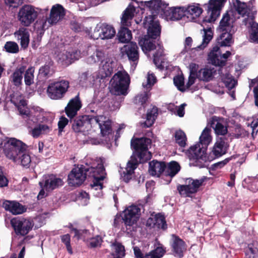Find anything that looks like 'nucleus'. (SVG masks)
<instances>
[{
    "mask_svg": "<svg viewBox=\"0 0 258 258\" xmlns=\"http://www.w3.org/2000/svg\"><path fill=\"white\" fill-rule=\"evenodd\" d=\"M226 0H209L206 9V15L201 21L202 26H206L207 24L214 23L220 16L222 8Z\"/></svg>",
    "mask_w": 258,
    "mask_h": 258,
    "instance_id": "nucleus-7",
    "label": "nucleus"
},
{
    "mask_svg": "<svg viewBox=\"0 0 258 258\" xmlns=\"http://www.w3.org/2000/svg\"><path fill=\"white\" fill-rule=\"evenodd\" d=\"M211 25L212 24H207L206 26H202L203 27L202 30L204 31L203 41L202 44L197 47L198 48L203 49L212 40L213 32L212 30Z\"/></svg>",
    "mask_w": 258,
    "mask_h": 258,
    "instance_id": "nucleus-33",
    "label": "nucleus"
},
{
    "mask_svg": "<svg viewBox=\"0 0 258 258\" xmlns=\"http://www.w3.org/2000/svg\"><path fill=\"white\" fill-rule=\"evenodd\" d=\"M67 63H72L74 60H78L80 57V51L76 49H72L67 51L64 56Z\"/></svg>",
    "mask_w": 258,
    "mask_h": 258,
    "instance_id": "nucleus-45",
    "label": "nucleus"
},
{
    "mask_svg": "<svg viewBox=\"0 0 258 258\" xmlns=\"http://www.w3.org/2000/svg\"><path fill=\"white\" fill-rule=\"evenodd\" d=\"M3 208L13 215H19L25 212V209L19 203L16 201H6L3 203Z\"/></svg>",
    "mask_w": 258,
    "mask_h": 258,
    "instance_id": "nucleus-27",
    "label": "nucleus"
},
{
    "mask_svg": "<svg viewBox=\"0 0 258 258\" xmlns=\"http://www.w3.org/2000/svg\"><path fill=\"white\" fill-rule=\"evenodd\" d=\"M180 170V166L178 162L172 161L169 163L167 168V175L170 178L174 177Z\"/></svg>",
    "mask_w": 258,
    "mask_h": 258,
    "instance_id": "nucleus-44",
    "label": "nucleus"
},
{
    "mask_svg": "<svg viewBox=\"0 0 258 258\" xmlns=\"http://www.w3.org/2000/svg\"><path fill=\"white\" fill-rule=\"evenodd\" d=\"M108 58L103 51L96 50V51L91 56L90 59L91 61L94 62L100 63V64L105 61L106 58Z\"/></svg>",
    "mask_w": 258,
    "mask_h": 258,
    "instance_id": "nucleus-50",
    "label": "nucleus"
},
{
    "mask_svg": "<svg viewBox=\"0 0 258 258\" xmlns=\"http://www.w3.org/2000/svg\"><path fill=\"white\" fill-rule=\"evenodd\" d=\"M221 69L218 70L219 74H221ZM221 79L224 84L225 87L229 90H231L235 87L237 84V81L230 74L226 73L225 75H221Z\"/></svg>",
    "mask_w": 258,
    "mask_h": 258,
    "instance_id": "nucleus-38",
    "label": "nucleus"
},
{
    "mask_svg": "<svg viewBox=\"0 0 258 258\" xmlns=\"http://www.w3.org/2000/svg\"><path fill=\"white\" fill-rule=\"evenodd\" d=\"M173 82L178 90L183 92L185 91L184 79L183 75H177L174 77Z\"/></svg>",
    "mask_w": 258,
    "mask_h": 258,
    "instance_id": "nucleus-55",
    "label": "nucleus"
},
{
    "mask_svg": "<svg viewBox=\"0 0 258 258\" xmlns=\"http://www.w3.org/2000/svg\"><path fill=\"white\" fill-rule=\"evenodd\" d=\"M158 114V108L156 106H154L151 109L148 110L146 114V120L141 124L142 127H151L154 124Z\"/></svg>",
    "mask_w": 258,
    "mask_h": 258,
    "instance_id": "nucleus-35",
    "label": "nucleus"
},
{
    "mask_svg": "<svg viewBox=\"0 0 258 258\" xmlns=\"http://www.w3.org/2000/svg\"><path fill=\"white\" fill-rule=\"evenodd\" d=\"M154 17L153 15L146 16L144 20L143 24L144 27L148 26L146 35L157 41L158 49L153 55V62L158 68L162 69L164 68L162 65V63L164 62V49L159 40L161 27L158 21L154 20Z\"/></svg>",
    "mask_w": 258,
    "mask_h": 258,
    "instance_id": "nucleus-4",
    "label": "nucleus"
},
{
    "mask_svg": "<svg viewBox=\"0 0 258 258\" xmlns=\"http://www.w3.org/2000/svg\"><path fill=\"white\" fill-rule=\"evenodd\" d=\"M39 8L31 5H24L20 8L18 19L21 24L25 27L30 26L37 19Z\"/></svg>",
    "mask_w": 258,
    "mask_h": 258,
    "instance_id": "nucleus-10",
    "label": "nucleus"
},
{
    "mask_svg": "<svg viewBox=\"0 0 258 258\" xmlns=\"http://www.w3.org/2000/svg\"><path fill=\"white\" fill-rule=\"evenodd\" d=\"M27 148V146L21 141L10 138L4 143V153L8 158L17 162L19 160L18 156Z\"/></svg>",
    "mask_w": 258,
    "mask_h": 258,
    "instance_id": "nucleus-8",
    "label": "nucleus"
},
{
    "mask_svg": "<svg viewBox=\"0 0 258 258\" xmlns=\"http://www.w3.org/2000/svg\"><path fill=\"white\" fill-rule=\"evenodd\" d=\"M166 15L171 21H177L185 16L184 7L171 8L166 11Z\"/></svg>",
    "mask_w": 258,
    "mask_h": 258,
    "instance_id": "nucleus-32",
    "label": "nucleus"
},
{
    "mask_svg": "<svg viewBox=\"0 0 258 258\" xmlns=\"http://www.w3.org/2000/svg\"><path fill=\"white\" fill-rule=\"evenodd\" d=\"M220 46L218 44V45H216L213 47L209 54V57L213 65L223 67L225 66L224 61H220L218 58V57H220Z\"/></svg>",
    "mask_w": 258,
    "mask_h": 258,
    "instance_id": "nucleus-34",
    "label": "nucleus"
},
{
    "mask_svg": "<svg viewBox=\"0 0 258 258\" xmlns=\"http://www.w3.org/2000/svg\"><path fill=\"white\" fill-rule=\"evenodd\" d=\"M103 241L102 237L98 234L94 233V235L92 236L87 241V245L89 248H96L100 246Z\"/></svg>",
    "mask_w": 258,
    "mask_h": 258,
    "instance_id": "nucleus-46",
    "label": "nucleus"
},
{
    "mask_svg": "<svg viewBox=\"0 0 258 258\" xmlns=\"http://www.w3.org/2000/svg\"><path fill=\"white\" fill-rule=\"evenodd\" d=\"M72 231L74 232V237L78 240L82 239L84 241H88L95 233V228L92 227L91 230L87 229H79L73 228Z\"/></svg>",
    "mask_w": 258,
    "mask_h": 258,
    "instance_id": "nucleus-31",
    "label": "nucleus"
},
{
    "mask_svg": "<svg viewBox=\"0 0 258 258\" xmlns=\"http://www.w3.org/2000/svg\"><path fill=\"white\" fill-rule=\"evenodd\" d=\"M184 7L185 16L191 15L195 17H199L203 12L202 9L200 7L199 4L192 3Z\"/></svg>",
    "mask_w": 258,
    "mask_h": 258,
    "instance_id": "nucleus-37",
    "label": "nucleus"
},
{
    "mask_svg": "<svg viewBox=\"0 0 258 258\" xmlns=\"http://www.w3.org/2000/svg\"><path fill=\"white\" fill-rule=\"evenodd\" d=\"M110 91L115 95L125 96L128 93L130 83L128 74L125 71H118L110 81Z\"/></svg>",
    "mask_w": 258,
    "mask_h": 258,
    "instance_id": "nucleus-5",
    "label": "nucleus"
},
{
    "mask_svg": "<svg viewBox=\"0 0 258 258\" xmlns=\"http://www.w3.org/2000/svg\"><path fill=\"white\" fill-rule=\"evenodd\" d=\"M94 118H98L99 121H94V124H98L100 129L101 134L104 137L112 133L111 122L109 119L106 120L104 115L94 116Z\"/></svg>",
    "mask_w": 258,
    "mask_h": 258,
    "instance_id": "nucleus-23",
    "label": "nucleus"
},
{
    "mask_svg": "<svg viewBox=\"0 0 258 258\" xmlns=\"http://www.w3.org/2000/svg\"><path fill=\"white\" fill-rule=\"evenodd\" d=\"M117 36L119 42L126 43L131 40L132 34L131 31L128 28L121 27L118 31Z\"/></svg>",
    "mask_w": 258,
    "mask_h": 258,
    "instance_id": "nucleus-42",
    "label": "nucleus"
},
{
    "mask_svg": "<svg viewBox=\"0 0 258 258\" xmlns=\"http://www.w3.org/2000/svg\"><path fill=\"white\" fill-rule=\"evenodd\" d=\"M105 169L103 164H98L96 167L80 165L75 166L68 176V184L71 186L78 187L85 181L87 176L92 177L90 189L96 197L102 196L103 180L105 178Z\"/></svg>",
    "mask_w": 258,
    "mask_h": 258,
    "instance_id": "nucleus-1",
    "label": "nucleus"
},
{
    "mask_svg": "<svg viewBox=\"0 0 258 258\" xmlns=\"http://www.w3.org/2000/svg\"><path fill=\"white\" fill-rule=\"evenodd\" d=\"M233 7L237 13L242 17H247L244 19V22L246 24L248 18L250 17V9L247 6L246 3L241 2L240 0H235L233 3Z\"/></svg>",
    "mask_w": 258,
    "mask_h": 258,
    "instance_id": "nucleus-26",
    "label": "nucleus"
},
{
    "mask_svg": "<svg viewBox=\"0 0 258 258\" xmlns=\"http://www.w3.org/2000/svg\"><path fill=\"white\" fill-rule=\"evenodd\" d=\"M6 51L15 53L19 51L18 45L15 42L13 41H8L6 43L4 46Z\"/></svg>",
    "mask_w": 258,
    "mask_h": 258,
    "instance_id": "nucleus-60",
    "label": "nucleus"
},
{
    "mask_svg": "<svg viewBox=\"0 0 258 258\" xmlns=\"http://www.w3.org/2000/svg\"><path fill=\"white\" fill-rule=\"evenodd\" d=\"M215 73L214 68H205L196 72V77L201 81L208 82L213 79Z\"/></svg>",
    "mask_w": 258,
    "mask_h": 258,
    "instance_id": "nucleus-30",
    "label": "nucleus"
},
{
    "mask_svg": "<svg viewBox=\"0 0 258 258\" xmlns=\"http://www.w3.org/2000/svg\"><path fill=\"white\" fill-rule=\"evenodd\" d=\"M128 214L132 215L139 218L141 211V205H132L124 210Z\"/></svg>",
    "mask_w": 258,
    "mask_h": 258,
    "instance_id": "nucleus-62",
    "label": "nucleus"
},
{
    "mask_svg": "<svg viewBox=\"0 0 258 258\" xmlns=\"http://www.w3.org/2000/svg\"><path fill=\"white\" fill-rule=\"evenodd\" d=\"M98 119L89 115H83L70 118V122L75 133L85 135L94 124V121H99Z\"/></svg>",
    "mask_w": 258,
    "mask_h": 258,
    "instance_id": "nucleus-9",
    "label": "nucleus"
},
{
    "mask_svg": "<svg viewBox=\"0 0 258 258\" xmlns=\"http://www.w3.org/2000/svg\"><path fill=\"white\" fill-rule=\"evenodd\" d=\"M19 160L16 163H20L21 165L25 167H29L31 162V158L30 155L26 152V150L22 151V153L18 156Z\"/></svg>",
    "mask_w": 258,
    "mask_h": 258,
    "instance_id": "nucleus-47",
    "label": "nucleus"
},
{
    "mask_svg": "<svg viewBox=\"0 0 258 258\" xmlns=\"http://www.w3.org/2000/svg\"><path fill=\"white\" fill-rule=\"evenodd\" d=\"M211 127H206L203 131L199 138V143L191 146L189 149L186 151L185 154L190 161H192L194 166L199 168L208 167L210 157L211 160L214 159V156L206 155L207 148L211 142V136L210 135Z\"/></svg>",
    "mask_w": 258,
    "mask_h": 258,
    "instance_id": "nucleus-3",
    "label": "nucleus"
},
{
    "mask_svg": "<svg viewBox=\"0 0 258 258\" xmlns=\"http://www.w3.org/2000/svg\"><path fill=\"white\" fill-rule=\"evenodd\" d=\"M138 43L142 51L146 54L158 48L157 41L147 35L140 36L138 38Z\"/></svg>",
    "mask_w": 258,
    "mask_h": 258,
    "instance_id": "nucleus-20",
    "label": "nucleus"
},
{
    "mask_svg": "<svg viewBox=\"0 0 258 258\" xmlns=\"http://www.w3.org/2000/svg\"><path fill=\"white\" fill-rule=\"evenodd\" d=\"M155 228L165 230L167 228V225L164 216L160 214L155 215Z\"/></svg>",
    "mask_w": 258,
    "mask_h": 258,
    "instance_id": "nucleus-52",
    "label": "nucleus"
},
{
    "mask_svg": "<svg viewBox=\"0 0 258 258\" xmlns=\"http://www.w3.org/2000/svg\"><path fill=\"white\" fill-rule=\"evenodd\" d=\"M165 251L161 247H157L149 253L146 254L145 258H161L164 254Z\"/></svg>",
    "mask_w": 258,
    "mask_h": 258,
    "instance_id": "nucleus-54",
    "label": "nucleus"
},
{
    "mask_svg": "<svg viewBox=\"0 0 258 258\" xmlns=\"http://www.w3.org/2000/svg\"><path fill=\"white\" fill-rule=\"evenodd\" d=\"M116 32L114 27L107 23H99L94 29L91 37L93 39L100 38L102 40L109 39L114 37Z\"/></svg>",
    "mask_w": 258,
    "mask_h": 258,
    "instance_id": "nucleus-12",
    "label": "nucleus"
},
{
    "mask_svg": "<svg viewBox=\"0 0 258 258\" xmlns=\"http://www.w3.org/2000/svg\"><path fill=\"white\" fill-rule=\"evenodd\" d=\"M156 81V78L154 75L153 74H148L147 82L145 83H143L142 86L144 88H146L147 89L151 88L154 84L155 83Z\"/></svg>",
    "mask_w": 258,
    "mask_h": 258,
    "instance_id": "nucleus-64",
    "label": "nucleus"
},
{
    "mask_svg": "<svg viewBox=\"0 0 258 258\" xmlns=\"http://www.w3.org/2000/svg\"><path fill=\"white\" fill-rule=\"evenodd\" d=\"M231 159L232 157L227 158L222 161L212 164L210 167H208L207 168L209 169L210 172H211L212 171H214L217 170L223 167Z\"/></svg>",
    "mask_w": 258,
    "mask_h": 258,
    "instance_id": "nucleus-56",
    "label": "nucleus"
},
{
    "mask_svg": "<svg viewBox=\"0 0 258 258\" xmlns=\"http://www.w3.org/2000/svg\"><path fill=\"white\" fill-rule=\"evenodd\" d=\"M166 168V164L164 161L153 160L149 163V172L152 176L159 177Z\"/></svg>",
    "mask_w": 258,
    "mask_h": 258,
    "instance_id": "nucleus-24",
    "label": "nucleus"
},
{
    "mask_svg": "<svg viewBox=\"0 0 258 258\" xmlns=\"http://www.w3.org/2000/svg\"><path fill=\"white\" fill-rule=\"evenodd\" d=\"M51 62H49L39 69L38 76L40 78L47 79L52 74L53 71L51 70Z\"/></svg>",
    "mask_w": 258,
    "mask_h": 258,
    "instance_id": "nucleus-43",
    "label": "nucleus"
},
{
    "mask_svg": "<svg viewBox=\"0 0 258 258\" xmlns=\"http://www.w3.org/2000/svg\"><path fill=\"white\" fill-rule=\"evenodd\" d=\"M34 69L32 67L25 70L24 74V82L26 86H30L34 83Z\"/></svg>",
    "mask_w": 258,
    "mask_h": 258,
    "instance_id": "nucleus-53",
    "label": "nucleus"
},
{
    "mask_svg": "<svg viewBox=\"0 0 258 258\" xmlns=\"http://www.w3.org/2000/svg\"><path fill=\"white\" fill-rule=\"evenodd\" d=\"M91 73L89 71L83 72L79 77V85L86 87L91 82Z\"/></svg>",
    "mask_w": 258,
    "mask_h": 258,
    "instance_id": "nucleus-51",
    "label": "nucleus"
},
{
    "mask_svg": "<svg viewBox=\"0 0 258 258\" xmlns=\"http://www.w3.org/2000/svg\"><path fill=\"white\" fill-rule=\"evenodd\" d=\"M233 23V19L231 18L229 12L227 11L222 16V18L219 23L218 29L220 31L234 30Z\"/></svg>",
    "mask_w": 258,
    "mask_h": 258,
    "instance_id": "nucleus-25",
    "label": "nucleus"
},
{
    "mask_svg": "<svg viewBox=\"0 0 258 258\" xmlns=\"http://www.w3.org/2000/svg\"><path fill=\"white\" fill-rule=\"evenodd\" d=\"M69 82L61 80L49 84L47 88V95L53 100H59L64 97L69 88Z\"/></svg>",
    "mask_w": 258,
    "mask_h": 258,
    "instance_id": "nucleus-11",
    "label": "nucleus"
},
{
    "mask_svg": "<svg viewBox=\"0 0 258 258\" xmlns=\"http://www.w3.org/2000/svg\"><path fill=\"white\" fill-rule=\"evenodd\" d=\"M63 181L60 178L56 177L53 174L44 176L43 181L39 182V185L47 191L52 190L62 185Z\"/></svg>",
    "mask_w": 258,
    "mask_h": 258,
    "instance_id": "nucleus-18",
    "label": "nucleus"
},
{
    "mask_svg": "<svg viewBox=\"0 0 258 258\" xmlns=\"http://www.w3.org/2000/svg\"><path fill=\"white\" fill-rule=\"evenodd\" d=\"M151 144L152 140L146 137L132 139L131 146L135 151L127 163L125 170L120 171L121 179L123 181L129 182L139 163L146 162L151 159L152 155L148 149Z\"/></svg>",
    "mask_w": 258,
    "mask_h": 258,
    "instance_id": "nucleus-2",
    "label": "nucleus"
},
{
    "mask_svg": "<svg viewBox=\"0 0 258 258\" xmlns=\"http://www.w3.org/2000/svg\"><path fill=\"white\" fill-rule=\"evenodd\" d=\"M65 14V10L62 6L60 4L53 5L51 9L48 22L51 25L56 24Z\"/></svg>",
    "mask_w": 258,
    "mask_h": 258,
    "instance_id": "nucleus-21",
    "label": "nucleus"
},
{
    "mask_svg": "<svg viewBox=\"0 0 258 258\" xmlns=\"http://www.w3.org/2000/svg\"><path fill=\"white\" fill-rule=\"evenodd\" d=\"M123 222L126 226H132L137 222L138 217L131 214H128L126 211H124L123 213Z\"/></svg>",
    "mask_w": 258,
    "mask_h": 258,
    "instance_id": "nucleus-58",
    "label": "nucleus"
},
{
    "mask_svg": "<svg viewBox=\"0 0 258 258\" xmlns=\"http://www.w3.org/2000/svg\"><path fill=\"white\" fill-rule=\"evenodd\" d=\"M226 0H209L206 9V15L201 21L202 26H206L207 24L214 23L220 16L222 8Z\"/></svg>",
    "mask_w": 258,
    "mask_h": 258,
    "instance_id": "nucleus-6",
    "label": "nucleus"
},
{
    "mask_svg": "<svg viewBox=\"0 0 258 258\" xmlns=\"http://www.w3.org/2000/svg\"><path fill=\"white\" fill-rule=\"evenodd\" d=\"M209 124H210V127L214 130L215 134L217 135L224 136L228 132L227 126L220 122L218 117L212 116Z\"/></svg>",
    "mask_w": 258,
    "mask_h": 258,
    "instance_id": "nucleus-28",
    "label": "nucleus"
},
{
    "mask_svg": "<svg viewBox=\"0 0 258 258\" xmlns=\"http://www.w3.org/2000/svg\"><path fill=\"white\" fill-rule=\"evenodd\" d=\"M174 137L176 143L180 147L182 148L186 146L187 139L184 132L181 130L177 131L175 133Z\"/></svg>",
    "mask_w": 258,
    "mask_h": 258,
    "instance_id": "nucleus-48",
    "label": "nucleus"
},
{
    "mask_svg": "<svg viewBox=\"0 0 258 258\" xmlns=\"http://www.w3.org/2000/svg\"><path fill=\"white\" fill-rule=\"evenodd\" d=\"M11 222L16 233L21 236L27 235L32 229L34 225L32 220L24 218L13 219Z\"/></svg>",
    "mask_w": 258,
    "mask_h": 258,
    "instance_id": "nucleus-14",
    "label": "nucleus"
},
{
    "mask_svg": "<svg viewBox=\"0 0 258 258\" xmlns=\"http://www.w3.org/2000/svg\"><path fill=\"white\" fill-rule=\"evenodd\" d=\"M24 121L27 123L29 127H30L36 123L46 122L48 121V118L40 114L35 115L31 113L25 119Z\"/></svg>",
    "mask_w": 258,
    "mask_h": 258,
    "instance_id": "nucleus-40",
    "label": "nucleus"
},
{
    "mask_svg": "<svg viewBox=\"0 0 258 258\" xmlns=\"http://www.w3.org/2000/svg\"><path fill=\"white\" fill-rule=\"evenodd\" d=\"M102 64L101 72L103 74L102 77H109L113 72L114 62L110 58H107Z\"/></svg>",
    "mask_w": 258,
    "mask_h": 258,
    "instance_id": "nucleus-36",
    "label": "nucleus"
},
{
    "mask_svg": "<svg viewBox=\"0 0 258 258\" xmlns=\"http://www.w3.org/2000/svg\"><path fill=\"white\" fill-rule=\"evenodd\" d=\"M170 240V245L173 255L176 257L183 256V252L186 250V243L178 236L172 234Z\"/></svg>",
    "mask_w": 258,
    "mask_h": 258,
    "instance_id": "nucleus-16",
    "label": "nucleus"
},
{
    "mask_svg": "<svg viewBox=\"0 0 258 258\" xmlns=\"http://www.w3.org/2000/svg\"><path fill=\"white\" fill-rule=\"evenodd\" d=\"M246 258H258V248L253 247V245L249 244L248 249L245 252Z\"/></svg>",
    "mask_w": 258,
    "mask_h": 258,
    "instance_id": "nucleus-61",
    "label": "nucleus"
},
{
    "mask_svg": "<svg viewBox=\"0 0 258 258\" xmlns=\"http://www.w3.org/2000/svg\"><path fill=\"white\" fill-rule=\"evenodd\" d=\"M14 35L18 39L20 40V45L22 48H26L29 43L30 34L27 29L20 27L14 33Z\"/></svg>",
    "mask_w": 258,
    "mask_h": 258,
    "instance_id": "nucleus-29",
    "label": "nucleus"
},
{
    "mask_svg": "<svg viewBox=\"0 0 258 258\" xmlns=\"http://www.w3.org/2000/svg\"><path fill=\"white\" fill-rule=\"evenodd\" d=\"M204 180L193 179L191 178H187L186 185H178L177 187L179 193L185 197H190L191 194L196 193L199 188L202 185Z\"/></svg>",
    "mask_w": 258,
    "mask_h": 258,
    "instance_id": "nucleus-13",
    "label": "nucleus"
},
{
    "mask_svg": "<svg viewBox=\"0 0 258 258\" xmlns=\"http://www.w3.org/2000/svg\"><path fill=\"white\" fill-rule=\"evenodd\" d=\"M26 67L21 66L17 68L11 76L12 81L16 86H19L22 83L23 74L25 72Z\"/></svg>",
    "mask_w": 258,
    "mask_h": 258,
    "instance_id": "nucleus-39",
    "label": "nucleus"
},
{
    "mask_svg": "<svg viewBox=\"0 0 258 258\" xmlns=\"http://www.w3.org/2000/svg\"><path fill=\"white\" fill-rule=\"evenodd\" d=\"M229 147V144L227 140L221 137L219 138L215 143L210 156H213V158H218L225 155L228 151Z\"/></svg>",
    "mask_w": 258,
    "mask_h": 258,
    "instance_id": "nucleus-17",
    "label": "nucleus"
},
{
    "mask_svg": "<svg viewBox=\"0 0 258 258\" xmlns=\"http://www.w3.org/2000/svg\"><path fill=\"white\" fill-rule=\"evenodd\" d=\"M135 11V7L132 4H130L122 14L121 18V23L122 25H127V21L133 18Z\"/></svg>",
    "mask_w": 258,
    "mask_h": 258,
    "instance_id": "nucleus-41",
    "label": "nucleus"
},
{
    "mask_svg": "<svg viewBox=\"0 0 258 258\" xmlns=\"http://www.w3.org/2000/svg\"><path fill=\"white\" fill-rule=\"evenodd\" d=\"M221 34L217 37L216 41L220 47H229L234 43L233 34L234 30L220 31Z\"/></svg>",
    "mask_w": 258,
    "mask_h": 258,
    "instance_id": "nucleus-22",
    "label": "nucleus"
},
{
    "mask_svg": "<svg viewBox=\"0 0 258 258\" xmlns=\"http://www.w3.org/2000/svg\"><path fill=\"white\" fill-rule=\"evenodd\" d=\"M86 112L88 113H92V115L89 114L90 116H100L101 110L99 108L98 104L93 101L90 103L86 108Z\"/></svg>",
    "mask_w": 258,
    "mask_h": 258,
    "instance_id": "nucleus-49",
    "label": "nucleus"
},
{
    "mask_svg": "<svg viewBox=\"0 0 258 258\" xmlns=\"http://www.w3.org/2000/svg\"><path fill=\"white\" fill-rule=\"evenodd\" d=\"M82 107V102L78 94L75 97L71 99L65 107V112L69 118L75 117L78 111Z\"/></svg>",
    "mask_w": 258,
    "mask_h": 258,
    "instance_id": "nucleus-19",
    "label": "nucleus"
},
{
    "mask_svg": "<svg viewBox=\"0 0 258 258\" xmlns=\"http://www.w3.org/2000/svg\"><path fill=\"white\" fill-rule=\"evenodd\" d=\"M121 51L123 56L127 57L132 67L134 65L136 67L139 58L138 47L136 43L131 42L127 43L121 49Z\"/></svg>",
    "mask_w": 258,
    "mask_h": 258,
    "instance_id": "nucleus-15",
    "label": "nucleus"
},
{
    "mask_svg": "<svg viewBox=\"0 0 258 258\" xmlns=\"http://www.w3.org/2000/svg\"><path fill=\"white\" fill-rule=\"evenodd\" d=\"M250 27V38L252 42L258 43V23L252 22Z\"/></svg>",
    "mask_w": 258,
    "mask_h": 258,
    "instance_id": "nucleus-57",
    "label": "nucleus"
},
{
    "mask_svg": "<svg viewBox=\"0 0 258 258\" xmlns=\"http://www.w3.org/2000/svg\"><path fill=\"white\" fill-rule=\"evenodd\" d=\"M61 242L66 245L68 252L73 254V249L71 245V236L69 234H66L60 236Z\"/></svg>",
    "mask_w": 258,
    "mask_h": 258,
    "instance_id": "nucleus-59",
    "label": "nucleus"
},
{
    "mask_svg": "<svg viewBox=\"0 0 258 258\" xmlns=\"http://www.w3.org/2000/svg\"><path fill=\"white\" fill-rule=\"evenodd\" d=\"M69 119L64 116H61L58 122V134L61 135L64 131L63 129L69 123Z\"/></svg>",
    "mask_w": 258,
    "mask_h": 258,
    "instance_id": "nucleus-63",
    "label": "nucleus"
}]
</instances>
